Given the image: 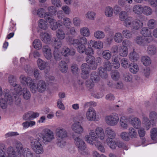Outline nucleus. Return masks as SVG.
I'll return each mask as SVG.
<instances>
[{"mask_svg":"<svg viewBox=\"0 0 157 157\" xmlns=\"http://www.w3.org/2000/svg\"><path fill=\"white\" fill-rule=\"evenodd\" d=\"M123 79L127 82H133V76L129 73L124 74L123 75Z\"/></svg>","mask_w":157,"mask_h":157,"instance_id":"13d9d810","label":"nucleus"},{"mask_svg":"<svg viewBox=\"0 0 157 157\" xmlns=\"http://www.w3.org/2000/svg\"><path fill=\"white\" fill-rule=\"evenodd\" d=\"M143 7L140 4L135 5L132 8V11L135 14L140 15L142 14Z\"/></svg>","mask_w":157,"mask_h":157,"instance_id":"393cba45","label":"nucleus"},{"mask_svg":"<svg viewBox=\"0 0 157 157\" xmlns=\"http://www.w3.org/2000/svg\"><path fill=\"white\" fill-rule=\"evenodd\" d=\"M128 67L130 71L134 74L136 73L139 70L138 65L134 63H130Z\"/></svg>","mask_w":157,"mask_h":157,"instance_id":"bb28decb","label":"nucleus"},{"mask_svg":"<svg viewBox=\"0 0 157 157\" xmlns=\"http://www.w3.org/2000/svg\"><path fill=\"white\" fill-rule=\"evenodd\" d=\"M119 124L121 128L125 130L128 128V118L125 116L121 117L119 119Z\"/></svg>","mask_w":157,"mask_h":157,"instance_id":"2eb2a0df","label":"nucleus"},{"mask_svg":"<svg viewBox=\"0 0 157 157\" xmlns=\"http://www.w3.org/2000/svg\"><path fill=\"white\" fill-rule=\"evenodd\" d=\"M105 132L108 137L107 138L114 139L116 137L115 132L111 128L108 127L106 128L105 130Z\"/></svg>","mask_w":157,"mask_h":157,"instance_id":"c756f323","label":"nucleus"},{"mask_svg":"<svg viewBox=\"0 0 157 157\" xmlns=\"http://www.w3.org/2000/svg\"><path fill=\"white\" fill-rule=\"evenodd\" d=\"M128 134L130 138H135L137 136V131L133 128L130 127L128 129Z\"/></svg>","mask_w":157,"mask_h":157,"instance_id":"8fccbe9b","label":"nucleus"},{"mask_svg":"<svg viewBox=\"0 0 157 157\" xmlns=\"http://www.w3.org/2000/svg\"><path fill=\"white\" fill-rule=\"evenodd\" d=\"M121 66L125 69L129 67L130 64L128 60L125 58H123L121 60Z\"/></svg>","mask_w":157,"mask_h":157,"instance_id":"4d7b16f0","label":"nucleus"},{"mask_svg":"<svg viewBox=\"0 0 157 157\" xmlns=\"http://www.w3.org/2000/svg\"><path fill=\"white\" fill-rule=\"evenodd\" d=\"M142 13L146 16H150L151 15L153 12L152 9L148 6H144L143 9Z\"/></svg>","mask_w":157,"mask_h":157,"instance_id":"a19ab883","label":"nucleus"},{"mask_svg":"<svg viewBox=\"0 0 157 157\" xmlns=\"http://www.w3.org/2000/svg\"><path fill=\"white\" fill-rule=\"evenodd\" d=\"M98 72L100 76L103 78H106L108 77L107 71L104 68L101 67L98 69Z\"/></svg>","mask_w":157,"mask_h":157,"instance_id":"37998d69","label":"nucleus"},{"mask_svg":"<svg viewBox=\"0 0 157 157\" xmlns=\"http://www.w3.org/2000/svg\"><path fill=\"white\" fill-rule=\"evenodd\" d=\"M28 86H29L31 91L33 93H35L37 90V86H36L35 83L32 79Z\"/></svg>","mask_w":157,"mask_h":157,"instance_id":"5fc2aeb1","label":"nucleus"},{"mask_svg":"<svg viewBox=\"0 0 157 157\" xmlns=\"http://www.w3.org/2000/svg\"><path fill=\"white\" fill-rule=\"evenodd\" d=\"M86 117L89 121H96L97 118L96 112L95 109L91 107H90L86 112Z\"/></svg>","mask_w":157,"mask_h":157,"instance_id":"6e6552de","label":"nucleus"},{"mask_svg":"<svg viewBox=\"0 0 157 157\" xmlns=\"http://www.w3.org/2000/svg\"><path fill=\"white\" fill-rule=\"evenodd\" d=\"M51 44L52 46L55 48L58 49L61 47L62 42L61 40L54 37L51 40Z\"/></svg>","mask_w":157,"mask_h":157,"instance_id":"7c9ffc66","label":"nucleus"},{"mask_svg":"<svg viewBox=\"0 0 157 157\" xmlns=\"http://www.w3.org/2000/svg\"><path fill=\"white\" fill-rule=\"evenodd\" d=\"M59 68L60 70L63 73H65L67 72L68 69L67 64L66 63L63 61H61L59 63Z\"/></svg>","mask_w":157,"mask_h":157,"instance_id":"c9c22d12","label":"nucleus"},{"mask_svg":"<svg viewBox=\"0 0 157 157\" xmlns=\"http://www.w3.org/2000/svg\"><path fill=\"white\" fill-rule=\"evenodd\" d=\"M87 42V39L85 37H82L79 38V53H82L85 52V46Z\"/></svg>","mask_w":157,"mask_h":157,"instance_id":"ddd939ff","label":"nucleus"},{"mask_svg":"<svg viewBox=\"0 0 157 157\" xmlns=\"http://www.w3.org/2000/svg\"><path fill=\"white\" fill-rule=\"evenodd\" d=\"M130 122L132 125L136 129L138 128L141 124L140 120L137 117H134L132 118Z\"/></svg>","mask_w":157,"mask_h":157,"instance_id":"5701e85b","label":"nucleus"},{"mask_svg":"<svg viewBox=\"0 0 157 157\" xmlns=\"http://www.w3.org/2000/svg\"><path fill=\"white\" fill-rule=\"evenodd\" d=\"M89 48H93L96 49H101L103 47V44L100 40H90L88 42Z\"/></svg>","mask_w":157,"mask_h":157,"instance_id":"9d476101","label":"nucleus"},{"mask_svg":"<svg viewBox=\"0 0 157 157\" xmlns=\"http://www.w3.org/2000/svg\"><path fill=\"white\" fill-rule=\"evenodd\" d=\"M96 13L92 11L88 12L86 14V17L91 20H94L95 17Z\"/></svg>","mask_w":157,"mask_h":157,"instance_id":"680f3d73","label":"nucleus"},{"mask_svg":"<svg viewBox=\"0 0 157 157\" xmlns=\"http://www.w3.org/2000/svg\"><path fill=\"white\" fill-rule=\"evenodd\" d=\"M99 80V76L96 72H93L91 75L90 79L86 82L87 87L89 89H92L94 86V83L98 82Z\"/></svg>","mask_w":157,"mask_h":157,"instance_id":"39448f33","label":"nucleus"},{"mask_svg":"<svg viewBox=\"0 0 157 157\" xmlns=\"http://www.w3.org/2000/svg\"><path fill=\"white\" fill-rule=\"evenodd\" d=\"M38 15L41 18L44 17L45 19V17L47 15H50L49 13H45V10L43 8H40L37 11Z\"/></svg>","mask_w":157,"mask_h":157,"instance_id":"3c124183","label":"nucleus"},{"mask_svg":"<svg viewBox=\"0 0 157 157\" xmlns=\"http://www.w3.org/2000/svg\"><path fill=\"white\" fill-rule=\"evenodd\" d=\"M112 62L113 66L114 68L116 69H117L119 68L120 66V63L118 55H117L114 57L112 58Z\"/></svg>","mask_w":157,"mask_h":157,"instance_id":"e433bc0d","label":"nucleus"},{"mask_svg":"<svg viewBox=\"0 0 157 157\" xmlns=\"http://www.w3.org/2000/svg\"><path fill=\"white\" fill-rule=\"evenodd\" d=\"M143 25V23L139 19H135L134 20L131 27L132 29L137 30L140 29Z\"/></svg>","mask_w":157,"mask_h":157,"instance_id":"f3484780","label":"nucleus"},{"mask_svg":"<svg viewBox=\"0 0 157 157\" xmlns=\"http://www.w3.org/2000/svg\"><path fill=\"white\" fill-rule=\"evenodd\" d=\"M113 139L107 138L106 140V143L109 147L112 149H115L117 146L116 143L113 140Z\"/></svg>","mask_w":157,"mask_h":157,"instance_id":"4c0bfd02","label":"nucleus"},{"mask_svg":"<svg viewBox=\"0 0 157 157\" xmlns=\"http://www.w3.org/2000/svg\"><path fill=\"white\" fill-rule=\"evenodd\" d=\"M119 19L121 21H124L128 16V13L125 11H122L119 14Z\"/></svg>","mask_w":157,"mask_h":157,"instance_id":"69168bd1","label":"nucleus"},{"mask_svg":"<svg viewBox=\"0 0 157 157\" xmlns=\"http://www.w3.org/2000/svg\"><path fill=\"white\" fill-rule=\"evenodd\" d=\"M146 50L147 53L150 56H153L157 54V48L154 44L148 45Z\"/></svg>","mask_w":157,"mask_h":157,"instance_id":"4468645a","label":"nucleus"},{"mask_svg":"<svg viewBox=\"0 0 157 157\" xmlns=\"http://www.w3.org/2000/svg\"><path fill=\"white\" fill-rule=\"evenodd\" d=\"M41 40L47 44H50L51 40V36L49 33H44L40 35Z\"/></svg>","mask_w":157,"mask_h":157,"instance_id":"aec40b11","label":"nucleus"},{"mask_svg":"<svg viewBox=\"0 0 157 157\" xmlns=\"http://www.w3.org/2000/svg\"><path fill=\"white\" fill-rule=\"evenodd\" d=\"M45 17L46 21L50 23V27L52 30H55L60 26V23H58L51 15H47Z\"/></svg>","mask_w":157,"mask_h":157,"instance_id":"1a4fd4ad","label":"nucleus"},{"mask_svg":"<svg viewBox=\"0 0 157 157\" xmlns=\"http://www.w3.org/2000/svg\"><path fill=\"white\" fill-rule=\"evenodd\" d=\"M87 142L92 145H94L101 152H104V148L100 141L92 142V141H90V142Z\"/></svg>","mask_w":157,"mask_h":157,"instance_id":"cd10ccee","label":"nucleus"},{"mask_svg":"<svg viewBox=\"0 0 157 157\" xmlns=\"http://www.w3.org/2000/svg\"><path fill=\"white\" fill-rule=\"evenodd\" d=\"M86 62L90 64L89 67L90 69H95L97 67V64L95 63L94 57L91 55L87 56L86 58Z\"/></svg>","mask_w":157,"mask_h":157,"instance_id":"f8f14e48","label":"nucleus"},{"mask_svg":"<svg viewBox=\"0 0 157 157\" xmlns=\"http://www.w3.org/2000/svg\"><path fill=\"white\" fill-rule=\"evenodd\" d=\"M19 152L17 151V149H14L12 147H8L7 150V153L9 157H16L17 155L19 153Z\"/></svg>","mask_w":157,"mask_h":157,"instance_id":"c85d7f7f","label":"nucleus"},{"mask_svg":"<svg viewBox=\"0 0 157 157\" xmlns=\"http://www.w3.org/2000/svg\"><path fill=\"white\" fill-rule=\"evenodd\" d=\"M119 121V117L117 113H113L107 115L105 117V121L106 124L111 126L117 125Z\"/></svg>","mask_w":157,"mask_h":157,"instance_id":"20e7f679","label":"nucleus"},{"mask_svg":"<svg viewBox=\"0 0 157 157\" xmlns=\"http://www.w3.org/2000/svg\"><path fill=\"white\" fill-rule=\"evenodd\" d=\"M53 56L54 59L56 61H59L62 58L63 55L58 50L56 49L54 51Z\"/></svg>","mask_w":157,"mask_h":157,"instance_id":"603ef678","label":"nucleus"},{"mask_svg":"<svg viewBox=\"0 0 157 157\" xmlns=\"http://www.w3.org/2000/svg\"><path fill=\"white\" fill-rule=\"evenodd\" d=\"M140 34L145 38V41L148 43H150L153 40V37L151 35V32L147 27L142 28L140 31Z\"/></svg>","mask_w":157,"mask_h":157,"instance_id":"423d86ee","label":"nucleus"},{"mask_svg":"<svg viewBox=\"0 0 157 157\" xmlns=\"http://www.w3.org/2000/svg\"><path fill=\"white\" fill-rule=\"evenodd\" d=\"M94 37L98 40H102L105 36L104 32L101 30H97L94 33Z\"/></svg>","mask_w":157,"mask_h":157,"instance_id":"a878e982","label":"nucleus"},{"mask_svg":"<svg viewBox=\"0 0 157 157\" xmlns=\"http://www.w3.org/2000/svg\"><path fill=\"white\" fill-rule=\"evenodd\" d=\"M79 152L80 151H84L86 148V146L83 140L79 139Z\"/></svg>","mask_w":157,"mask_h":157,"instance_id":"0e129e2a","label":"nucleus"},{"mask_svg":"<svg viewBox=\"0 0 157 157\" xmlns=\"http://www.w3.org/2000/svg\"><path fill=\"white\" fill-rule=\"evenodd\" d=\"M56 36L57 38L60 40H62L65 37V33L61 29H58L56 31Z\"/></svg>","mask_w":157,"mask_h":157,"instance_id":"09e8293b","label":"nucleus"},{"mask_svg":"<svg viewBox=\"0 0 157 157\" xmlns=\"http://www.w3.org/2000/svg\"><path fill=\"white\" fill-rule=\"evenodd\" d=\"M34 47L36 49L39 50L42 48V44L39 39H35L33 42Z\"/></svg>","mask_w":157,"mask_h":157,"instance_id":"bf43d9fd","label":"nucleus"},{"mask_svg":"<svg viewBox=\"0 0 157 157\" xmlns=\"http://www.w3.org/2000/svg\"><path fill=\"white\" fill-rule=\"evenodd\" d=\"M37 62L38 67L40 70H44L46 73L49 71L50 67L47 63L40 59H38Z\"/></svg>","mask_w":157,"mask_h":157,"instance_id":"9b49d317","label":"nucleus"},{"mask_svg":"<svg viewBox=\"0 0 157 157\" xmlns=\"http://www.w3.org/2000/svg\"><path fill=\"white\" fill-rule=\"evenodd\" d=\"M133 21V18L131 16H129L124 21L123 25L127 28L131 27Z\"/></svg>","mask_w":157,"mask_h":157,"instance_id":"f704fd0d","label":"nucleus"},{"mask_svg":"<svg viewBox=\"0 0 157 157\" xmlns=\"http://www.w3.org/2000/svg\"><path fill=\"white\" fill-rule=\"evenodd\" d=\"M143 126L147 130H149L151 127V121L148 117L145 116H143L142 120Z\"/></svg>","mask_w":157,"mask_h":157,"instance_id":"dca6fc26","label":"nucleus"},{"mask_svg":"<svg viewBox=\"0 0 157 157\" xmlns=\"http://www.w3.org/2000/svg\"><path fill=\"white\" fill-rule=\"evenodd\" d=\"M37 91L40 92H44L46 89L47 86L45 82L43 80H40L37 83Z\"/></svg>","mask_w":157,"mask_h":157,"instance_id":"412c9836","label":"nucleus"},{"mask_svg":"<svg viewBox=\"0 0 157 157\" xmlns=\"http://www.w3.org/2000/svg\"><path fill=\"white\" fill-rule=\"evenodd\" d=\"M42 51L44 56L47 59H50L52 57V53L50 47L47 45L43 46Z\"/></svg>","mask_w":157,"mask_h":157,"instance_id":"a211bd4d","label":"nucleus"},{"mask_svg":"<svg viewBox=\"0 0 157 157\" xmlns=\"http://www.w3.org/2000/svg\"><path fill=\"white\" fill-rule=\"evenodd\" d=\"M122 34L123 37L127 39L131 38L132 35V32L128 29L123 30L122 31Z\"/></svg>","mask_w":157,"mask_h":157,"instance_id":"a18cd8bd","label":"nucleus"},{"mask_svg":"<svg viewBox=\"0 0 157 157\" xmlns=\"http://www.w3.org/2000/svg\"><path fill=\"white\" fill-rule=\"evenodd\" d=\"M129 60L132 61H137L139 58V55L134 50L133 52H130L128 55Z\"/></svg>","mask_w":157,"mask_h":157,"instance_id":"473e14b6","label":"nucleus"},{"mask_svg":"<svg viewBox=\"0 0 157 157\" xmlns=\"http://www.w3.org/2000/svg\"><path fill=\"white\" fill-rule=\"evenodd\" d=\"M105 135L103 129L101 127H97L95 130L91 129L90 130L89 134L86 135L85 139L87 142L100 141L105 139Z\"/></svg>","mask_w":157,"mask_h":157,"instance_id":"f03ea898","label":"nucleus"},{"mask_svg":"<svg viewBox=\"0 0 157 157\" xmlns=\"http://www.w3.org/2000/svg\"><path fill=\"white\" fill-rule=\"evenodd\" d=\"M20 78L21 82L23 85H27L28 86L29 83L31 82L32 79L30 77H25L23 75H21L20 77Z\"/></svg>","mask_w":157,"mask_h":157,"instance_id":"2f4dec72","label":"nucleus"},{"mask_svg":"<svg viewBox=\"0 0 157 157\" xmlns=\"http://www.w3.org/2000/svg\"><path fill=\"white\" fill-rule=\"evenodd\" d=\"M134 41L137 44L142 46H144L148 44L145 41V38L140 35L136 36L134 40Z\"/></svg>","mask_w":157,"mask_h":157,"instance_id":"6ab92c4d","label":"nucleus"},{"mask_svg":"<svg viewBox=\"0 0 157 157\" xmlns=\"http://www.w3.org/2000/svg\"><path fill=\"white\" fill-rule=\"evenodd\" d=\"M128 49L127 46H122L119 47L118 53L119 55L121 57H125L128 54Z\"/></svg>","mask_w":157,"mask_h":157,"instance_id":"b1692460","label":"nucleus"},{"mask_svg":"<svg viewBox=\"0 0 157 157\" xmlns=\"http://www.w3.org/2000/svg\"><path fill=\"white\" fill-rule=\"evenodd\" d=\"M141 61L145 66H149L151 62L150 57L147 56H142L141 58Z\"/></svg>","mask_w":157,"mask_h":157,"instance_id":"72a5a7b5","label":"nucleus"},{"mask_svg":"<svg viewBox=\"0 0 157 157\" xmlns=\"http://www.w3.org/2000/svg\"><path fill=\"white\" fill-rule=\"evenodd\" d=\"M10 85L13 86H14L17 85L16 77L13 75H10L8 77Z\"/></svg>","mask_w":157,"mask_h":157,"instance_id":"e2e57ef3","label":"nucleus"},{"mask_svg":"<svg viewBox=\"0 0 157 157\" xmlns=\"http://www.w3.org/2000/svg\"><path fill=\"white\" fill-rule=\"evenodd\" d=\"M120 137L124 140L128 141L130 140V137L128 133L126 132H123L121 133Z\"/></svg>","mask_w":157,"mask_h":157,"instance_id":"338daca9","label":"nucleus"},{"mask_svg":"<svg viewBox=\"0 0 157 157\" xmlns=\"http://www.w3.org/2000/svg\"><path fill=\"white\" fill-rule=\"evenodd\" d=\"M80 33L83 37H88L90 35V32L89 29L87 27L82 28L80 30Z\"/></svg>","mask_w":157,"mask_h":157,"instance_id":"de8ad7c7","label":"nucleus"},{"mask_svg":"<svg viewBox=\"0 0 157 157\" xmlns=\"http://www.w3.org/2000/svg\"><path fill=\"white\" fill-rule=\"evenodd\" d=\"M150 132L152 139L155 140L157 138V128H153L151 129Z\"/></svg>","mask_w":157,"mask_h":157,"instance_id":"774afa93","label":"nucleus"},{"mask_svg":"<svg viewBox=\"0 0 157 157\" xmlns=\"http://www.w3.org/2000/svg\"><path fill=\"white\" fill-rule=\"evenodd\" d=\"M156 21L153 19L149 20L147 23V25L150 29H153L155 27L156 25Z\"/></svg>","mask_w":157,"mask_h":157,"instance_id":"052dcab7","label":"nucleus"},{"mask_svg":"<svg viewBox=\"0 0 157 157\" xmlns=\"http://www.w3.org/2000/svg\"><path fill=\"white\" fill-rule=\"evenodd\" d=\"M56 133L57 136V144L59 147H63L65 145L63 139L67 137V132L63 128H58L56 130Z\"/></svg>","mask_w":157,"mask_h":157,"instance_id":"7ed1b4c3","label":"nucleus"},{"mask_svg":"<svg viewBox=\"0 0 157 157\" xmlns=\"http://www.w3.org/2000/svg\"><path fill=\"white\" fill-rule=\"evenodd\" d=\"M88 65L86 63L82 64L81 66V68L82 72V77L84 79H86L89 76V72L87 69H88Z\"/></svg>","mask_w":157,"mask_h":157,"instance_id":"4be33fe9","label":"nucleus"},{"mask_svg":"<svg viewBox=\"0 0 157 157\" xmlns=\"http://www.w3.org/2000/svg\"><path fill=\"white\" fill-rule=\"evenodd\" d=\"M47 21L43 19H40L38 22V26L41 29L45 30L48 27V24Z\"/></svg>","mask_w":157,"mask_h":157,"instance_id":"79ce46f5","label":"nucleus"},{"mask_svg":"<svg viewBox=\"0 0 157 157\" xmlns=\"http://www.w3.org/2000/svg\"><path fill=\"white\" fill-rule=\"evenodd\" d=\"M114 41L117 43H120L123 40V37L122 34L119 33H116L113 37Z\"/></svg>","mask_w":157,"mask_h":157,"instance_id":"49530a36","label":"nucleus"},{"mask_svg":"<svg viewBox=\"0 0 157 157\" xmlns=\"http://www.w3.org/2000/svg\"><path fill=\"white\" fill-rule=\"evenodd\" d=\"M23 96L24 99L28 100L31 97L30 93L29 91L26 88H24L22 90Z\"/></svg>","mask_w":157,"mask_h":157,"instance_id":"6e6d98bb","label":"nucleus"},{"mask_svg":"<svg viewBox=\"0 0 157 157\" xmlns=\"http://www.w3.org/2000/svg\"><path fill=\"white\" fill-rule=\"evenodd\" d=\"M28 139L32 149L36 154H39L44 152L42 143L46 144L53 140L54 137L52 131L46 128L43 130L42 133L37 134L35 138L29 136Z\"/></svg>","mask_w":157,"mask_h":157,"instance_id":"f257e3e1","label":"nucleus"},{"mask_svg":"<svg viewBox=\"0 0 157 157\" xmlns=\"http://www.w3.org/2000/svg\"><path fill=\"white\" fill-rule=\"evenodd\" d=\"M102 56L104 59L108 60H109L112 56V53L110 51L108 50H105L102 52Z\"/></svg>","mask_w":157,"mask_h":157,"instance_id":"ea45409f","label":"nucleus"},{"mask_svg":"<svg viewBox=\"0 0 157 157\" xmlns=\"http://www.w3.org/2000/svg\"><path fill=\"white\" fill-rule=\"evenodd\" d=\"M72 128L74 133L72 135L75 143L77 148H78V122H75L72 126Z\"/></svg>","mask_w":157,"mask_h":157,"instance_id":"0eeeda50","label":"nucleus"},{"mask_svg":"<svg viewBox=\"0 0 157 157\" xmlns=\"http://www.w3.org/2000/svg\"><path fill=\"white\" fill-rule=\"evenodd\" d=\"M90 93L91 95L97 99L102 98L104 95L102 93H97L95 90L93 89L90 91Z\"/></svg>","mask_w":157,"mask_h":157,"instance_id":"864d4df0","label":"nucleus"},{"mask_svg":"<svg viewBox=\"0 0 157 157\" xmlns=\"http://www.w3.org/2000/svg\"><path fill=\"white\" fill-rule=\"evenodd\" d=\"M149 117L152 122H156L157 121V113L154 111H150L149 113Z\"/></svg>","mask_w":157,"mask_h":157,"instance_id":"c03bdc74","label":"nucleus"},{"mask_svg":"<svg viewBox=\"0 0 157 157\" xmlns=\"http://www.w3.org/2000/svg\"><path fill=\"white\" fill-rule=\"evenodd\" d=\"M104 13L105 16L110 17H112L113 15V9L112 7L107 6L105 7L104 10Z\"/></svg>","mask_w":157,"mask_h":157,"instance_id":"58836bf2","label":"nucleus"}]
</instances>
